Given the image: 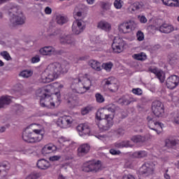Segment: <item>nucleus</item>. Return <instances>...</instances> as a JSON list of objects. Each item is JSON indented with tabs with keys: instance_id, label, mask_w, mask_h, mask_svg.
Here are the masks:
<instances>
[{
	"instance_id": "nucleus-44",
	"label": "nucleus",
	"mask_w": 179,
	"mask_h": 179,
	"mask_svg": "<svg viewBox=\"0 0 179 179\" xmlns=\"http://www.w3.org/2000/svg\"><path fill=\"white\" fill-rule=\"evenodd\" d=\"M123 4L124 1H122V0H115L113 3L115 9H121V8H122Z\"/></svg>"
},
{
	"instance_id": "nucleus-29",
	"label": "nucleus",
	"mask_w": 179,
	"mask_h": 179,
	"mask_svg": "<svg viewBox=\"0 0 179 179\" xmlns=\"http://www.w3.org/2000/svg\"><path fill=\"white\" fill-rule=\"evenodd\" d=\"M37 167L41 170H47L50 167V162L45 159H40L37 162Z\"/></svg>"
},
{
	"instance_id": "nucleus-33",
	"label": "nucleus",
	"mask_w": 179,
	"mask_h": 179,
	"mask_svg": "<svg viewBox=\"0 0 179 179\" xmlns=\"http://www.w3.org/2000/svg\"><path fill=\"white\" fill-rule=\"evenodd\" d=\"M178 145V140L176 138L167 139L166 141V146L168 148H173L174 146H177Z\"/></svg>"
},
{
	"instance_id": "nucleus-13",
	"label": "nucleus",
	"mask_w": 179,
	"mask_h": 179,
	"mask_svg": "<svg viewBox=\"0 0 179 179\" xmlns=\"http://www.w3.org/2000/svg\"><path fill=\"white\" fill-rule=\"evenodd\" d=\"M148 127L150 129H152V131H155L157 135H160L162 133L161 129L163 128V124L157 122H155L152 117H148Z\"/></svg>"
},
{
	"instance_id": "nucleus-51",
	"label": "nucleus",
	"mask_w": 179,
	"mask_h": 179,
	"mask_svg": "<svg viewBox=\"0 0 179 179\" xmlns=\"http://www.w3.org/2000/svg\"><path fill=\"white\" fill-rule=\"evenodd\" d=\"M109 90H110V92H117V90H118V84H117V83H115L114 84H112L109 87H108Z\"/></svg>"
},
{
	"instance_id": "nucleus-32",
	"label": "nucleus",
	"mask_w": 179,
	"mask_h": 179,
	"mask_svg": "<svg viewBox=\"0 0 179 179\" xmlns=\"http://www.w3.org/2000/svg\"><path fill=\"white\" fill-rule=\"evenodd\" d=\"M59 143H62L63 146H66V148H72V141L66 139L65 137H60L59 138Z\"/></svg>"
},
{
	"instance_id": "nucleus-43",
	"label": "nucleus",
	"mask_w": 179,
	"mask_h": 179,
	"mask_svg": "<svg viewBox=\"0 0 179 179\" xmlns=\"http://www.w3.org/2000/svg\"><path fill=\"white\" fill-rule=\"evenodd\" d=\"M101 6L103 10H110L111 9V3L110 2H102Z\"/></svg>"
},
{
	"instance_id": "nucleus-57",
	"label": "nucleus",
	"mask_w": 179,
	"mask_h": 179,
	"mask_svg": "<svg viewBox=\"0 0 179 179\" xmlns=\"http://www.w3.org/2000/svg\"><path fill=\"white\" fill-rule=\"evenodd\" d=\"M138 19L141 23H146V22H148V19H146V17H145L144 15L138 16Z\"/></svg>"
},
{
	"instance_id": "nucleus-46",
	"label": "nucleus",
	"mask_w": 179,
	"mask_h": 179,
	"mask_svg": "<svg viewBox=\"0 0 179 179\" xmlns=\"http://www.w3.org/2000/svg\"><path fill=\"white\" fill-rule=\"evenodd\" d=\"M164 5L166 6H175L176 0H162Z\"/></svg>"
},
{
	"instance_id": "nucleus-41",
	"label": "nucleus",
	"mask_w": 179,
	"mask_h": 179,
	"mask_svg": "<svg viewBox=\"0 0 179 179\" xmlns=\"http://www.w3.org/2000/svg\"><path fill=\"white\" fill-rule=\"evenodd\" d=\"M95 99H96V103H104V101H106L104 96H103V95H101V94H100V93H96L95 94Z\"/></svg>"
},
{
	"instance_id": "nucleus-39",
	"label": "nucleus",
	"mask_w": 179,
	"mask_h": 179,
	"mask_svg": "<svg viewBox=\"0 0 179 179\" xmlns=\"http://www.w3.org/2000/svg\"><path fill=\"white\" fill-rule=\"evenodd\" d=\"M101 66L102 68H103V69H105V71H106V72H111V69H113V66H114V64H113V62H109L103 63Z\"/></svg>"
},
{
	"instance_id": "nucleus-18",
	"label": "nucleus",
	"mask_w": 179,
	"mask_h": 179,
	"mask_svg": "<svg viewBox=\"0 0 179 179\" xmlns=\"http://www.w3.org/2000/svg\"><path fill=\"white\" fill-rule=\"evenodd\" d=\"M55 52V48L52 46H45L39 50V54H41V55L47 57H51V55H54Z\"/></svg>"
},
{
	"instance_id": "nucleus-17",
	"label": "nucleus",
	"mask_w": 179,
	"mask_h": 179,
	"mask_svg": "<svg viewBox=\"0 0 179 179\" xmlns=\"http://www.w3.org/2000/svg\"><path fill=\"white\" fill-rule=\"evenodd\" d=\"M83 30H85L83 21L76 20L73 22L72 25V31L73 34H80Z\"/></svg>"
},
{
	"instance_id": "nucleus-64",
	"label": "nucleus",
	"mask_w": 179,
	"mask_h": 179,
	"mask_svg": "<svg viewBox=\"0 0 179 179\" xmlns=\"http://www.w3.org/2000/svg\"><path fill=\"white\" fill-rule=\"evenodd\" d=\"M164 177L166 179H170V175H169V173H167L164 174Z\"/></svg>"
},
{
	"instance_id": "nucleus-48",
	"label": "nucleus",
	"mask_w": 179,
	"mask_h": 179,
	"mask_svg": "<svg viewBox=\"0 0 179 179\" xmlns=\"http://www.w3.org/2000/svg\"><path fill=\"white\" fill-rule=\"evenodd\" d=\"M96 138H97L98 139H100V141H103V142H108V141H110V137H108V136L106 135H98V136H95Z\"/></svg>"
},
{
	"instance_id": "nucleus-34",
	"label": "nucleus",
	"mask_w": 179,
	"mask_h": 179,
	"mask_svg": "<svg viewBox=\"0 0 179 179\" xmlns=\"http://www.w3.org/2000/svg\"><path fill=\"white\" fill-rule=\"evenodd\" d=\"M131 141L134 143H143L145 142V137L139 135L134 136L131 137Z\"/></svg>"
},
{
	"instance_id": "nucleus-59",
	"label": "nucleus",
	"mask_w": 179,
	"mask_h": 179,
	"mask_svg": "<svg viewBox=\"0 0 179 179\" xmlns=\"http://www.w3.org/2000/svg\"><path fill=\"white\" fill-rule=\"evenodd\" d=\"M129 97V104H131V103H135V101H137L136 98H134V96L131 95H128Z\"/></svg>"
},
{
	"instance_id": "nucleus-37",
	"label": "nucleus",
	"mask_w": 179,
	"mask_h": 179,
	"mask_svg": "<svg viewBox=\"0 0 179 179\" xmlns=\"http://www.w3.org/2000/svg\"><path fill=\"white\" fill-rule=\"evenodd\" d=\"M141 8H142V3L139 2H135L129 6V9L131 10V12H135L136 10H139Z\"/></svg>"
},
{
	"instance_id": "nucleus-1",
	"label": "nucleus",
	"mask_w": 179,
	"mask_h": 179,
	"mask_svg": "<svg viewBox=\"0 0 179 179\" xmlns=\"http://www.w3.org/2000/svg\"><path fill=\"white\" fill-rule=\"evenodd\" d=\"M44 127L41 124L33 123L26 127L22 138L27 143H40L44 139Z\"/></svg>"
},
{
	"instance_id": "nucleus-49",
	"label": "nucleus",
	"mask_w": 179,
	"mask_h": 179,
	"mask_svg": "<svg viewBox=\"0 0 179 179\" xmlns=\"http://www.w3.org/2000/svg\"><path fill=\"white\" fill-rule=\"evenodd\" d=\"M131 92L134 94H136V96H142V94L143 93L141 88H134L132 89Z\"/></svg>"
},
{
	"instance_id": "nucleus-42",
	"label": "nucleus",
	"mask_w": 179,
	"mask_h": 179,
	"mask_svg": "<svg viewBox=\"0 0 179 179\" xmlns=\"http://www.w3.org/2000/svg\"><path fill=\"white\" fill-rule=\"evenodd\" d=\"M92 110H93L92 106H86L82 108L81 114L82 115H86V114H89V113L92 111Z\"/></svg>"
},
{
	"instance_id": "nucleus-63",
	"label": "nucleus",
	"mask_w": 179,
	"mask_h": 179,
	"mask_svg": "<svg viewBox=\"0 0 179 179\" xmlns=\"http://www.w3.org/2000/svg\"><path fill=\"white\" fill-rule=\"evenodd\" d=\"M169 64L171 65H173V61H174V59H173V55H169Z\"/></svg>"
},
{
	"instance_id": "nucleus-8",
	"label": "nucleus",
	"mask_w": 179,
	"mask_h": 179,
	"mask_svg": "<svg viewBox=\"0 0 179 179\" xmlns=\"http://www.w3.org/2000/svg\"><path fill=\"white\" fill-rule=\"evenodd\" d=\"M136 28V23H135L134 21L129 20L119 25V31L120 33H124V34H127V33H131V31Z\"/></svg>"
},
{
	"instance_id": "nucleus-16",
	"label": "nucleus",
	"mask_w": 179,
	"mask_h": 179,
	"mask_svg": "<svg viewBox=\"0 0 179 179\" xmlns=\"http://www.w3.org/2000/svg\"><path fill=\"white\" fill-rule=\"evenodd\" d=\"M179 85V77L177 76H171L166 79V86L168 89H176Z\"/></svg>"
},
{
	"instance_id": "nucleus-45",
	"label": "nucleus",
	"mask_w": 179,
	"mask_h": 179,
	"mask_svg": "<svg viewBox=\"0 0 179 179\" xmlns=\"http://www.w3.org/2000/svg\"><path fill=\"white\" fill-rule=\"evenodd\" d=\"M0 55L3 57L6 61H10L12 59V57H10V55H9V52L7 51H3L0 53Z\"/></svg>"
},
{
	"instance_id": "nucleus-36",
	"label": "nucleus",
	"mask_w": 179,
	"mask_h": 179,
	"mask_svg": "<svg viewBox=\"0 0 179 179\" xmlns=\"http://www.w3.org/2000/svg\"><path fill=\"white\" fill-rule=\"evenodd\" d=\"M103 82L105 85L108 88L109 87L112 86V85H114L115 83H117V80L114 77H110L105 79Z\"/></svg>"
},
{
	"instance_id": "nucleus-7",
	"label": "nucleus",
	"mask_w": 179,
	"mask_h": 179,
	"mask_svg": "<svg viewBox=\"0 0 179 179\" xmlns=\"http://www.w3.org/2000/svg\"><path fill=\"white\" fill-rule=\"evenodd\" d=\"M125 41L121 38L115 37L112 44V50L115 54H120L124 51L125 47Z\"/></svg>"
},
{
	"instance_id": "nucleus-14",
	"label": "nucleus",
	"mask_w": 179,
	"mask_h": 179,
	"mask_svg": "<svg viewBox=\"0 0 179 179\" xmlns=\"http://www.w3.org/2000/svg\"><path fill=\"white\" fill-rule=\"evenodd\" d=\"M10 170V164L4 161L0 163V179H5L8 177V173Z\"/></svg>"
},
{
	"instance_id": "nucleus-53",
	"label": "nucleus",
	"mask_w": 179,
	"mask_h": 179,
	"mask_svg": "<svg viewBox=\"0 0 179 179\" xmlns=\"http://www.w3.org/2000/svg\"><path fill=\"white\" fill-rule=\"evenodd\" d=\"M31 64H37V62H40V56L36 55L35 57L31 59Z\"/></svg>"
},
{
	"instance_id": "nucleus-12",
	"label": "nucleus",
	"mask_w": 179,
	"mask_h": 179,
	"mask_svg": "<svg viewBox=\"0 0 179 179\" xmlns=\"http://www.w3.org/2000/svg\"><path fill=\"white\" fill-rule=\"evenodd\" d=\"M80 136H90V126L86 123L80 124L76 127Z\"/></svg>"
},
{
	"instance_id": "nucleus-11",
	"label": "nucleus",
	"mask_w": 179,
	"mask_h": 179,
	"mask_svg": "<svg viewBox=\"0 0 179 179\" xmlns=\"http://www.w3.org/2000/svg\"><path fill=\"white\" fill-rule=\"evenodd\" d=\"M73 122V119L69 115L61 116L57 119V124L60 128H69Z\"/></svg>"
},
{
	"instance_id": "nucleus-58",
	"label": "nucleus",
	"mask_w": 179,
	"mask_h": 179,
	"mask_svg": "<svg viewBox=\"0 0 179 179\" xmlns=\"http://www.w3.org/2000/svg\"><path fill=\"white\" fill-rule=\"evenodd\" d=\"M122 179H135V176L131 174L123 176Z\"/></svg>"
},
{
	"instance_id": "nucleus-6",
	"label": "nucleus",
	"mask_w": 179,
	"mask_h": 179,
	"mask_svg": "<svg viewBox=\"0 0 179 179\" xmlns=\"http://www.w3.org/2000/svg\"><path fill=\"white\" fill-rule=\"evenodd\" d=\"M9 14L10 18V26L15 27V26H18L20 24H24L26 22V17L20 10V7L16 6L14 3H10L9 6Z\"/></svg>"
},
{
	"instance_id": "nucleus-2",
	"label": "nucleus",
	"mask_w": 179,
	"mask_h": 179,
	"mask_svg": "<svg viewBox=\"0 0 179 179\" xmlns=\"http://www.w3.org/2000/svg\"><path fill=\"white\" fill-rule=\"evenodd\" d=\"M69 70V64L67 62L62 64L52 63L49 64L43 73V82L50 83L52 80L57 79L62 73H66Z\"/></svg>"
},
{
	"instance_id": "nucleus-52",
	"label": "nucleus",
	"mask_w": 179,
	"mask_h": 179,
	"mask_svg": "<svg viewBox=\"0 0 179 179\" xmlns=\"http://www.w3.org/2000/svg\"><path fill=\"white\" fill-rule=\"evenodd\" d=\"M40 177V175L37 173H31L29 176H28L25 179H36Z\"/></svg>"
},
{
	"instance_id": "nucleus-10",
	"label": "nucleus",
	"mask_w": 179,
	"mask_h": 179,
	"mask_svg": "<svg viewBox=\"0 0 179 179\" xmlns=\"http://www.w3.org/2000/svg\"><path fill=\"white\" fill-rule=\"evenodd\" d=\"M100 167L101 165L99 162L89 161L83 165L82 170L83 171H85V173H89L90 171H94L95 173H97V171L100 170Z\"/></svg>"
},
{
	"instance_id": "nucleus-56",
	"label": "nucleus",
	"mask_w": 179,
	"mask_h": 179,
	"mask_svg": "<svg viewBox=\"0 0 179 179\" xmlns=\"http://www.w3.org/2000/svg\"><path fill=\"white\" fill-rule=\"evenodd\" d=\"M109 152L110 155H120L121 153L120 150H115L114 149H110Z\"/></svg>"
},
{
	"instance_id": "nucleus-21",
	"label": "nucleus",
	"mask_w": 179,
	"mask_h": 179,
	"mask_svg": "<svg viewBox=\"0 0 179 179\" xmlns=\"http://www.w3.org/2000/svg\"><path fill=\"white\" fill-rule=\"evenodd\" d=\"M65 99L70 107H76V106L79 104V101H78V98L72 94H69L65 96Z\"/></svg>"
},
{
	"instance_id": "nucleus-35",
	"label": "nucleus",
	"mask_w": 179,
	"mask_h": 179,
	"mask_svg": "<svg viewBox=\"0 0 179 179\" xmlns=\"http://www.w3.org/2000/svg\"><path fill=\"white\" fill-rule=\"evenodd\" d=\"M133 58L134 59H137V61H145L148 57L146 56V53L141 52L138 54H134L133 55Z\"/></svg>"
},
{
	"instance_id": "nucleus-15",
	"label": "nucleus",
	"mask_w": 179,
	"mask_h": 179,
	"mask_svg": "<svg viewBox=\"0 0 179 179\" xmlns=\"http://www.w3.org/2000/svg\"><path fill=\"white\" fill-rule=\"evenodd\" d=\"M148 71L156 75L157 78L159 79L161 83H163L166 79V74L164 71H162L156 67H150Z\"/></svg>"
},
{
	"instance_id": "nucleus-60",
	"label": "nucleus",
	"mask_w": 179,
	"mask_h": 179,
	"mask_svg": "<svg viewBox=\"0 0 179 179\" xmlns=\"http://www.w3.org/2000/svg\"><path fill=\"white\" fill-rule=\"evenodd\" d=\"M45 13L46 15H51V13H52V10L50 7H46L45 8Z\"/></svg>"
},
{
	"instance_id": "nucleus-27",
	"label": "nucleus",
	"mask_w": 179,
	"mask_h": 179,
	"mask_svg": "<svg viewBox=\"0 0 179 179\" xmlns=\"http://www.w3.org/2000/svg\"><path fill=\"white\" fill-rule=\"evenodd\" d=\"M88 65L91 66L94 71H96L97 72H100L101 71V63L97 60L91 59L88 62Z\"/></svg>"
},
{
	"instance_id": "nucleus-38",
	"label": "nucleus",
	"mask_w": 179,
	"mask_h": 179,
	"mask_svg": "<svg viewBox=\"0 0 179 179\" xmlns=\"http://www.w3.org/2000/svg\"><path fill=\"white\" fill-rule=\"evenodd\" d=\"M128 95L124 96L119 99L118 103L119 104H122V106H129V101Z\"/></svg>"
},
{
	"instance_id": "nucleus-25",
	"label": "nucleus",
	"mask_w": 179,
	"mask_h": 179,
	"mask_svg": "<svg viewBox=\"0 0 179 179\" xmlns=\"http://www.w3.org/2000/svg\"><path fill=\"white\" fill-rule=\"evenodd\" d=\"M159 30L161 33L169 34L174 31V27L170 24H162L159 27Z\"/></svg>"
},
{
	"instance_id": "nucleus-30",
	"label": "nucleus",
	"mask_w": 179,
	"mask_h": 179,
	"mask_svg": "<svg viewBox=\"0 0 179 179\" xmlns=\"http://www.w3.org/2000/svg\"><path fill=\"white\" fill-rule=\"evenodd\" d=\"M56 22L57 24L62 26V24L68 23V17L61 14L57 15L56 17Z\"/></svg>"
},
{
	"instance_id": "nucleus-40",
	"label": "nucleus",
	"mask_w": 179,
	"mask_h": 179,
	"mask_svg": "<svg viewBox=\"0 0 179 179\" xmlns=\"http://www.w3.org/2000/svg\"><path fill=\"white\" fill-rule=\"evenodd\" d=\"M33 75V71L30 70H24L20 73V76L22 78H30Z\"/></svg>"
},
{
	"instance_id": "nucleus-23",
	"label": "nucleus",
	"mask_w": 179,
	"mask_h": 179,
	"mask_svg": "<svg viewBox=\"0 0 179 179\" xmlns=\"http://www.w3.org/2000/svg\"><path fill=\"white\" fill-rule=\"evenodd\" d=\"M90 150V145L89 144H83L78 148V155L80 157L87 155Z\"/></svg>"
},
{
	"instance_id": "nucleus-5",
	"label": "nucleus",
	"mask_w": 179,
	"mask_h": 179,
	"mask_svg": "<svg viewBox=\"0 0 179 179\" xmlns=\"http://www.w3.org/2000/svg\"><path fill=\"white\" fill-rule=\"evenodd\" d=\"M90 87H92V81L87 78V75L83 76V74H79L78 78L73 79L71 85L73 93L79 94L86 93L87 90H90Z\"/></svg>"
},
{
	"instance_id": "nucleus-47",
	"label": "nucleus",
	"mask_w": 179,
	"mask_h": 179,
	"mask_svg": "<svg viewBox=\"0 0 179 179\" xmlns=\"http://www.w3.org/2000/svg\"><path fill=\"white\" fill-rule=\"evenodd\" d=\"M136 38L138 41H143L145 40V34L141 31H138L136 33Z\"/></svg>"
},
{
	"instance_id": "nucleus-50",
	"label": "nucleus",
	"mask_w": 179,
	"mask_h": 179,
	"mask_svg": "<svg viewBox=\"0 0 179 179\" xmlns=\"http://www.w3.org/2000/svg\"><path fill=\"white\" fill-rule=\"evenodd\" d=\"M82 13H83V10H80L79 8H76L75 11H74V17L76 18L77 17H80L82 16Z\"/></svg>"
},
{
	"instance_id": "nucleus-19",
	"label": "nucleus",
	"mask_w": 179,
	"mask_h": 179,
	"mask_svg": "<svg viewBox=\"0 0 179 179\" xmlns=\"http://www.w3.org/2000/svg\"><path fill=\"white\" fill-rule=\"evenodd\" d=\"M97 28L108 33L111 31V24L106 20H101L97 24Z\"/></svg>"
},
{
	"instance_id": "nucleus-20",
	"label": "nucleus",
	"mask_w": 179,
	"mask_h": 179,
	"mask_svg": "<svg viewBox=\"0 0 179 179\" xmlns=\"http://www.w3.org/2000/svg\"><path fill=\"white\" fill-rule=\"evenodd\" d=\"M62 44H68L69 45H75V38L71 35H62L60 37Z\"/></svg>"
},
{
	"instance_id": "nucleus-55",
	"label": "nucleus",
	"mask_w": 179,
	"mask_h": 179,
	"mask_svg": "<svg viewBox=\"0 0 179 179\" xmlns=\"http://www.w3.org/2000/svg\"><path fill=\"white\" fill-rule=\"evenodd\" d=\"M22 89H23V86H22V85H16L14 87L15 92H21Z\"/></svg>"
},
{
	"instance_id": "nucleus-62",
	"label": "nucleus",
	"mask_w": 179,
	"mask_h": 179,
	"mask_svg": "<svg viewBox=\"0 0 179 179\" xmlns=\"http://www.w3.org/2000/svg\"><path fill=\"white\" fill-rule=\"evenodd\" d=\"M53 87H58V89H62V87H64V85H58V83H56L53 84Z\"/></svg>"
},
{
	"instance_id": "nucleus-26",
	"label": "nucleus",
	"mask_w": 179,
	"mask_h": 179,
	"mask_svg": "<svg viewBox=\"0 0 179 179\" xmlns=\"http://www.w3.org/2000/svg\"><path fill=\"white\" fill-rule=\"evenodd\" d=\"M142 173L143 174H147V176H150V174H153V170L155 168L153 167V164H150L149 163H146L142 166Z\"/></svg>"
},
{
	"instance_id": "nucleus-24",
	"label": "nucleus",
	"mask_w": 179,
	"mask_h": 179,
	"mask_svg": "<svg viewBox=\"0 0 179 179\" xmlns=\"http://www.w3.org/2000/svg\"><path fill=\"white\" fill-rule=\"evenodd\" d=\"M12 103V96L5 95L0 97V108H4L5 106H9Z\"/></svg>"
},
{
	"instance_id": "nucleus-54",
	"label": "nucleus",
	"mask_w": 179,
	"mask_h": 179,
	"mask_svg": "<svg viewBox=\"0 0 179 179\" xmlns=\"http://www.w3.org/2000/svg\"><path fill=\"white\" fill-rule=\"evenodd\" d=\"M59 159H61L60 155H54V156L50 157L49 158V160L50 162H57V161L59 160Z\"/></svg>"
},
{
	"instance_id": "nucleus-9",
	"label": "nucleus",
	"mask_w": 179,
	"mask_h": 179,
	"mask_svg": "<svg viewBox=\"0 0 179 179\" xmlns=\"http://www.w3.org/2000/svg\"><path fill=\"white\" fill-rule=\"evenodd\" d=\"M152 110L155 117L160 118L164 115V106L159 101H155L152 105Z\"/></svg>"
},
{
	"instance_id": "nucleus-22",
	"label": "nucleus",
	"mask_w": 179,
	"mask_h": 179,
	"mask_svg": "<svg viewBox=\"0 0 179 179\" xmlns=\"http://www.w3.org/2000/svg\"><path fill=\"white\" fill-rule=\"evenodd\" d=\"M57 150V146L54 144H47L42 148L43 155H50V153H52Z\"/></svg>"
},
{
	"instance_id": "nucleus-31",
	"label": "nucleus",
	"mask_w": 179,
	"mask_h": 179,
	"mask_svg": "<svg viewBox=\"0 0 179 179\" xmlns=\"http://www.w3.org/2000/svg\"><path fill=\"white\" fill-rule=\"evenodd\" d=\"M133 157L136 159H143L148 157V152L145 150L136 151L133 153Z\"/></svg>"
},
{
	"instance_id": "nucleus-3",
	"label": "nucleus",
	"mask_w": 179,
	"mask_h": 179,
	"mask_svg": "<svg viewBox=\"0 0 179 179\" xmlns=\"http://www.w3.org/2000/svg\"><path fill=\"white\" fill-rule=\"evenodd\" d=\"M115 111V106H107L105 108H102L99 109L96 114V120L101 121L103 120L105 124H101V123H99L98 127L100 129L103 131H108V129L113 127L114 124V115L110 114L108 113H114Z\"/></svg>"
},
{
	"instance_id": "nucleus-61",
	"label": "nucleus",
	"mask_w": 179,
	"mask_h": 179,
	"mask_svg": "<svg viewBox=\"0 0 179 179\" xmlns=\"http://www.w3.org/2000/svg\"><path fill=\"white\" fill-rule=\"evenodd\" d=\"M173 122H174L175 124H179V114L176 115L173 117Z\"/></svg>"
},
{
	"instance_id": "nucleus-28",
	"label": "nucleus",
	"mask_w": 179,
	"mask_h": 179,
	"mask_svg": "<svg viewBox=\"0 0 179 179\" xmlns=\"http://www.w3.org/2000/svg\"><path fill=\"white\" fill-rule=\"evenodd\" d=\"M115 148H117V149H121L122 148H132L134 145L131 143L129 141H123L121 142H117L114 144Z\"/></svg>"
},
{
	"instance_id": "nucleus-4",
	"label": "nucleus",
	"mask_w": 179,
	"mask_h": 179,
	"mask_svg": "<svg viewBox=\"0 0 179 179\" xmlns=\"http://www.w3.org/2000/svg\"><path fill=\"white\" fill-rule=\"evenodd\" d=\"M45 92L48 93L50 92L47 88H42L37 90V94H43V97L40 100V104L41 107H45L46 108H55L61 104V96L59 93L57 92L54 96L47 95Z\"/></svg>"
}]
</instances>
